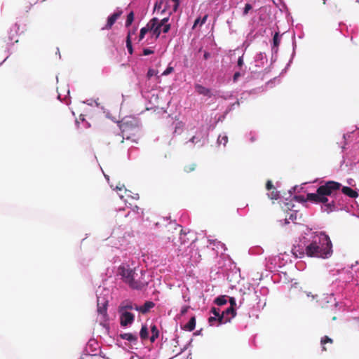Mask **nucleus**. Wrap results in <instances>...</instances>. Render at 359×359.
I'll return each instance as SVG.
<instances>
[{
	"label": "nucleus",
	"mask_w": 359,
	"mask_h": 359,
	"mask_svg": "<svg viewBox=\"0 0 359 359\" xmlns=\"http://www.w3.org/2000/svg\"><path fill=\"white\" fill-rule=\"evenodd\" d=\"M97 346V341L94 339H90L87 343V348H90L91 352L96 351Z\"/></svg>",
	"instance_id": "34"
},
{
	"label": "nucleus",
	"mask_w": 359,
	"mask_h": 359,
	"mask_svg": "<svg viewBox=\"0 0 359 359\" xmlns=\"http://www.w3.org/2000/svg\"><path fill=\"white\" fill-rule=\"evenodd\" d=\"M173 71H174V67H172L170 64L166 67V69L163 72L162 76H168V75L170 74Z\"/></svg>",
	"instance_id": "42"
},
{
	"label": "nucleus",
	"mask_w": 359,
	"mask_h": 359,
	"mask_svg": "<svg viewBox=\"0 0 359 359\" xmlns=\"http://www.w3.org/2000/svg\"><path fill=\"white\" fill-rule=\"evenodd\" d=\"M109 290L100 287L96 290L97 312L101 315H107V310L108 306L107 295Z\"/></svg>",
	"instance_id": "7"
},
{
	"label": "nucleus",
	"mask_w": 359,
	"mask_h": 359,
	"mask_svg": "<svg viewBox=\"0 0 359 359\" xmlns=\"http://www.w3.org/2000/svg\"><path fill=\"white\" fill-rule=\"evenodd\" d=\"M327 343H332V339L327 336H324L320 340V344L323 346V350H325L324 345Z\"/></svg>",
	"instance_id": "38"
},
{
	"label": "nucleus",
	"mask_w": 359,
	"mask_h": 359,
	"mask_svg": "<svg viewBox=\"0 0 359 359\" xmlns=\"http://www.w3.org/2000/svg\"><path fill=\"white\" fill-rule=\"evenodd\" d=\"M208 135L209 133L206 128H205L203 126H201L196 130L195 135L191 137L189 142L187 143L191 142L193 144L202 147L208 141Z\"/></svg>",
	"instance_id": "8"
},
{
	"label": "nucleus",
	"mask_w": 359,
	"mask_h": 359,
	"mask_svg": "<svg viewBox=\"0 0 359 359\" xmlns=\"http://www.w3.org/2000/svg\"><path fill=\"white\" fill-rule=\"evenodd\" d=\"M286 205L287 206V208L292 211H293L289 217V220L294 221L297 219V210H294V205L292 204V201L287 203Z\"/></svg>",
	"instance_id": "31"
},
{
	"label": "nucleus",
	"mask_w": 359,
	"mask_h": 359,
	"mask_svg": "<svg viewBox=\"0 0 359 359\" xmlns=\"http://www.w3.org/2000/svg\"><path fill=\"white\" fill-rule=\"evenodd\" d=\"M93 102L95 104V106L97 107H100V103L97 102L96 100H87L86 101L84 102V103L87 104L88 105H90V106H92Z\"/></svg>",
	"instance_id": "52"
},
{
	"label": "nucleus",
	"mask_w": 359,
	"mask_h": 359,
	"mask_svg": "<svg viewBox=\"0 0 359 359\" xmlns=\"http://www.w3.org/2000/svg\"><path fill=\"white\" fill-rule=\"evenodd\" d=\"M213 302L218 306H222L228 302V295H219L215 298Z\"/></svg>",
	"instance_id": "25"
},
{
	"label": "nucleus",
	"mask_w": 359,
	"mask_h": 359,
	"mask_svg": "<svg viewBox=\"0 0 359 359\" xmlns=\"http://www.w3.org/2000/svg\"><path fill=\"white\" fill-rule=\"evenodd\" d=\"M193 341V339H190L189 340V341L183 346V348H181L180 353H178L176 355H178L181 353H182L183 352H184L187 349H188L191 346V343Z\"/></svg>",
	"instance_id": "41"
},
{
	"label": "nucleus",
	"mask_w": 359,
	"mask_h": 359,
	"mask_svg": "<svg viewBox=\"0 0 359 359\" xmlns=\"http://www.w3.org/2000/svg\"><path fill=\"white\" fill-rule=\"evenodd\" d=\"M173 3H174V5L172 6V11L176 12L180 7V0H178L177 1H173Z\"/></svg>",
	"instance_id": "54"
},
{
	"label": "nucleus",
	"mask_w": 359,
	"mask_h": 359,
	"mask_svg": "<svg viewBox=\"0 0 359 359\" xmlns=\"http://www.w3.org/2000/svg\"><path fill=\"white\" fill-rule=\"evenodd\" d=\"M195 90L199 95H203L208 97H211L212 95L210 88H206L201 84H196Z\"/></svg>",
	"instance_id": "19"
},
{
	"label": "nucleus",
	"mask_w": 359,
	"mask_h": 359,
	"mask_svg": "<svg viewBox=\"0 0 359 359\" xmlns=\"http://www.w3.org/2000/svg\"><path fill=\"white\" fill-rule=\"evenodd\" d=\"M196 324V316H193L190 318L189 321L185 325L182 326V329L184 330H186V331L191 332L195 329Z\"/></svg>",
	"instance_id": "20"
},
{
	"label": "nucleus",
	"mask_w": 359,
	"mask_h": 359,
	"mask_svg": "<svg viewBox=\"0 0 359 359\" xmlns=\"http://www.w3.org/2000/svg\"><path fill=\"white\" fill-rule=\"evenodd\" d=\"M135 305L136 304H134L130 302H123L121 304L118 311H128V310H135Z\"/></svg>",
	"instance_id": "30"
},
{
	"label": "nucleus",
	"mask_w": 359,
	"mask_h": 359,
	"mask_svg": "<svg viewBox=\"0 0 359 359\" xmlns=\"http://www.w3.org/2000/svg\"><path fill=\"white\" fill-rule=\"evenodd\" d=\"M189 309V306H183L181 308V309H180V313H181V315H182V316L185 315V314L187 313V311H188Z\"/></svg>",
	"instance_id": "56"
},
{
	"label": "nucleus",
	"mask_w": 359,
	"mask_h": 359,
	"mask_svg": "<svg viewBox=\"0 0 359 359\" xmlns=\"http://www.w3.org/2000/svg\"><path fill=\"white\" fill-rule=\"evenodd\" d=\"M156 22L157 20L151 19L144 27L140 29V32L144 36L149 34L151 39H158L160 36Z\"/></svg>",
	"instance_id": "9"
},
{
	"label": "nucleus",
	"mask_w": 359,
	"mask_h": 359,
	"mask_svg": "<svg viewBox=\"0 0 359 359\" xmlns=\"http://www.w3.org/2000/svg\"><path fill=\"white\" fill-rule=\"evenodd\" d=\"M114 257H132L126 251L118 248L114 250ZM146 273L136 262L127 258L118 267V273L123 282L135 290H142L147 287L149 281L144 279Z\"/></svg>",
	"instance_id": "3"
},
{
	"label": "nucleus",
	"mask_w": 359,
	"mask_h": 359,
	"mask_svg": "<svg viewBox=\"0 0 359 359\" xmlns=\"http://www.w3.org/2000/svg\"><path fill=\"white\" fill-rule=\"evenodd\" d=\"M194 237V233L192 231H189L187 233L184 231L182 229L180 230L179 236V241L181 245L187 244L190 240H191V244L194 243L196 241V238Z\"/></svg>",
	"instance_id": "13"
},
{
	"label": "nucleus",
	"mask_w": 359,
	"mask_h": 359,
	"mask_svg": "<svg viewBox=\"0 0 359 359\" xmlns=\"http://www.w3.org/2000/svg\"><path fill=\"white\" fill-rule=\"evenodd\" d=\"M207 19H208V15H205L203 18H201L200 16L197 17L194 22V25L192 26V29H195L198 25L200 26H202L203 25H204L206 22Z\"/></svg>",
	"instance_id": "29"
},
{
	"label": "nucleus",
	"mask_w": 359,
	"mask_h": 359,
	"mask_svg": "<svg viewBox=\"0 0 359 359\" xmlns=\"http://www.w3.org/2000/svg\"><path fill=\"white\" fill-rule=\"evenodd\" d=\"M266 189L267 190H271V189H273V183H272V182L271 180H268L266 182Z\"/></svg>",
	"instance_id": "58"
},
{
	"label": "nucleus",
	"mask_w": 359,
	"mask_h": 359,
	"mask_svg": "<svg viewBox=\"0 0 359 359\" xmlns=\"http://www.w3.org/2000/svg\"><path fill=\"white\" fill-rule=\"evenodd\" d=\"M19 28V25L17 23H15L12 27H11L10 31L8 32L9 41H11L15 39V36L18 35Z\"/></svg>",
	"instance_id": "27"
},
{
	"label": "nucleus",
	"mask_w": 359,
	"mask_h": 359,
	"mask_svg": "<svg viewBox=\"0 0 359 359\" xmlns=\"http://www.w3.org/2000/svg\"><path fill=\"white\" fill-rule=\"evenodd\" d=\"M228 302L229 303V306L235 308L236 309L238 308L236 303V298L235 297L228 296Z\"/></svg>",
	"instance_id": "37"
},
{
	"label": "nucleus",
	"mask_w": 359,
	"mask_h": 359,
	"mask_svg": "<svg viewBox=\"0 0 359 359\" xmlns=\"http://www.w3.org/2000/svg\"><path fill=\"white\" fill-rule=\"evenodd\" d=\"M126 46L128 53L130 55H133V52H134V49L133 47L132 39H130L129 37L126 38Z\"/></svg>",
	"instance_id": "35"
},
{
	"label": "nucleus",
	"mask_w": 359,
	"mask_h": 359,
	"mask_svg": "<svg viewBox=\"0 0 359 359\" xmlns=\"http://www.w3.org/2000/svg\"><path fill=\"white\" fill-rule=\"evenodd\" d=\"M208 242L210 245L214 246L212 250H215L217 254L219 252V250H221V254H224L227 250L226 245L217 239L208 238Z\"/></svg>",
	"instance_id": "15"
},
{
	"label": "nucleus",
	"mask_w": 359,
	"mask_h": 359,
	"mask_svg": "<svg viewBox=\"0 0 359 359\" xmlns=\"http://www.w3.org/2000/svg\"><path fill=\"white\" fill-rule=\"evenodd\" d=\"M170 29H171V25L170 24L162 25V27H161V32H163L164 34H167V33L169 32Z\"/></svg>",
	"instance_id": "51"
},
{
	"label": "nucleus",
	"mask_w": 359,
	"mask_h": 359,
	"mask_svg": "<svg viewBox=\"0 0 359 359\" xmlns=\"http://www.w3.org/2000/svg\"><path fill=\"white\" fill-rule=\"evenodd\" d=\"M244 65L243 55L240 56L237 60V67L241 68Z\"/></svg>",
	"instance_id": "53"
},
{
	"label": "nucleus",
	"mask_w": 359,
	"mask_h": 359,
	"mask_svg": "<svg viewBox=\"0 0 359 359\" xmlns=\"http://www.w3.org/2000/svg\"><path fill=\"white\" fill-rule=\"evenodd\" d=\"M139 335L142 341L149 339V330L147 324L142 325Z\"/></svg>",
	"instance_id": "22"
},
{
	"label": "nucleus",
	"mask_w": 359,
	"mask_h": 359,
	"mask_svg": "<svg viewBox=\"0 0 359 359\" xmlns=\"http://www.w3.org/2000/svg\"><path fill=\"white\" fill-rule=\"evenodd\" d=\"M140 121L137 118L129 116L123 118L119 123V128L125 135L126 133L136 132L140 127Z\"/></svg>",
	"instance_id": "6"
},
{
	"label": "nucleus",
	"mask_w": 359,
	"mask_h": 359,
	"mask_svg": "<svg viewBox=\"0 0 359 359\" xmlns=\"http://www.w3.org/2000/svg\"><path fill=\"white\" fill-rule=\"evenodd\" d=\"M247 137L249 138V140L250 142H254L257 140V134L255 132H250L248 135H247Z\"/></svg>",
	"instance_id": "40"
},
{
	"label": "nucleus",
	"mask_w": 359,
	"mask_h": 359,
	"mask_svg": "<svg viewBox=\"0 0 359 359\" xmlns=\"http://www.w3.org/2000/svg\"><path fill=\"white\" fill-rule=\"evenodd\" d=\"M278 47L279 46H273L271 45V53L273 55H277L278 52Z\"/></svg>",
	"instance_id": "59"
},
{
	"label": "nucleus",
	"mask_w": 359,
	"mask_h": 359,
	"mask_svg": "<svg viewBox=\"0 0 359 359\" xmlns=\"http://www.w3.org/2000/svg\"><path fill=\"white\" fill-rule=\"evenodd\" d=\"M131 212H133L134 218H139L143 216V210L137 205H135L134 207L131 208V211L126 215V217L129 216Z\"/></svg>",
	"instance_id": "26"
},
{
	"label": "nucleus",
	"mask_w": 359,
	"mask_h": 359,
	"mask_svg": "<svg viewBox=\"0 0 359 359\" xmlns=\"http://www.w3.org/2000/svg\"><path fill=\"white\" fill-rule=\"evenodd\" d=\"M13 45V43H7V47H6V52L8 53V55L6 56V57L0 63V66L6 60V59L12 54V52L10 50V46H12Z\"/></svg>",
	"instance_id": "48"
},
{
	"label": "nucleus",
	"mask_w": 359,
	"mask_h": 359,
	"mask_svg": "<svg viewBox=\"0 0 359 359\" xmlns=\"http://www.w3.org/2000/svg\"><path fill=\"white\" fill-rule=\"evenodd\" d=\"M119 337L122 339L128 341L130 343L136 344L138 340V337L137 334H133L130 332L128 333H121L119 334Z\"/></svg>",
	"instance_id": "18"
},
{
	"label": "nucleus",
	"mask_w": 359,
	"mask_h": 359,
	"mask_svg": "<svg viewBox=\"0 0 359 359\" xmlns=\"http://www.w3.org/2000/svg\"><path fill=\"white\" fill-rule=\"evenodd\" d=\"M264 301H266V299ZM245 303L249 308H256L257 309H263L266 304V302H264V303L261 304V299L257 294V291L250 286L247 288H241L239 290L238 307H241Z\"/></svg>",
	"instance_id": "4"
},
{
	"label": "nucleus",
	"mask_w": 359,
	"mask_h": 359,
	"mask_svg": "<svg viewBox=\"0 0 359 359\" xmlns=\"http://www.w3.org/2000/svg\"><path fill=\"white\" fill-rule=\"evenodd\" d=\"M250 43L251 42L249 40L246 39L243 43V47H244L245 50H246L250 46Z\"/></svg>",
	"instance_id": "61"
},
{
	"label": "nucleus",
	"mask_w": 359,
	"mask_h": 359,
	"mask_svg": "<svg viewBox=\"0 0 359 359\" xmlns=\"http://www.w3.org/2000/svg\"><path fill=\"white\" fill-rule=\"evenodd\" d=\"M241 72H236L233 76V82L236 83L237 82L238 78L241 76Z\"/></svg>",
	"instance_id": "57"
},
{
	"label": "nucleus",
	"mask_w": 359,
	"mask_h": 359,
	"mask_svg": "<svg viewBox=\"0 0 359 359\" xmlns=\"http://www.w3.org/2000/svg\"><path fill=\"white\" fill-rule=\"evenodd\" d=\"M154 50L151 48H144L142 50V55L144 56L154 54Z\"/></svg>",
	"instance_id": "44"
},
{
	"label": "nucleus",
	"mask_w": 359,
	"mask_h": 359,
	"mask_svg": "<svg viewBox=\"0 0 359 359\" xmlns=\"http://www.w3.org/2000/svg\"><path fill=\"white\" fill-rule=\"evenodd\" d=\"M210 57V53L208 52V51H204L203 53V59L204 60H208Z\"/></svg>",
	"instance_id": "63"
},
{
	"label": "nucleus",
	"mask_w": 359,
	"mask_h": 359,
	"mask_svg": "<svg viewBox=\"0 0 359 359\" xmlns=\"http://www.w3.org/2000/svg\"><path fill=\"white\" fill-rule=\"evenodd\" d=\"M252 9V6L250 4H249V3L245 4V7L243 8V15H247L248 14L249 11Z\"/></svg>",
	"instance_id": "43"
},
{
	"label": "nucleus",
	"mask_w": 359,
	"mask_h": 359,
	"mask_svg": "<svg viewBox=\"0 0 359 359\" xmlns=\"http://www.w3.org/2000/svg\"><path fill=\"white\" fill-rule=\"evenodd\" d=\"M196 168V164L191 163L190 165H186L184 167V171L187 172H190L191 171H194Z\"/></svg>",
	"instance_id": "49"
},
{
	"label": "nucleus",
	"mask_w": 359,
	"mask_h": 359,
	"mask_svg": "<svg viewBox=\"0 0 359 359\" xmlns=\"http://www.w3.org/2000/svg\"><path fill=\"white\" fill-rule=\"evenodd\" d=\"M278 222H280V224L281 226H285V225H287V224H288L290 223L289 219H287V218H285L284 219H280Z\"/></svg>",
	"instance_id": "60"
},
{
	"label": "nucleus",
	"mask_w": 359,
	"mask_h": 359,
	"mask_svg": "<svg viewBox=\"0 0 359 359\" xmlns=\"http://www.w3.org/2000/svg\"><path fill=\"white\" fill-rule=\"evenodd\" d=\"M210 313L213 315L208 318V323L210 326L215 325V323H217V325L224 324V320L222 317V311L219 309L212 307L210 309Z\"/></svg>",
	"instance_id": "12"
},
{
	"label": "nucleus",
	"mask_w": 359,
	"mask_h": 359,
	"mask_svg": "<svg viewBox=\"0 0 359 359\" xmlns=\"http://www.w3.org/2000/svg\"><path fill=\"white\" fill-rule=\"evenodd\" d=\"M150 331L151 332V335L149 337V340L151 343H154L159 337L160 332L155 324L151 325Z\"/></svg>",
	"instance_id": "21"
},
{
	"label": "nucleus",
	"mask_w": 359,
	"mask_h": 359,
	"mask_svg": "<svg viewBox=\"0 0 359 359\" xmlns=\"http://www.w3.org/2000/svg\"><path fill=\"white\" fill-rule=\"evenodd\" d=\"M227 113H228V111H226L223 114L219 115L218 116H215V124H217L218 122H222L225 119Z\"/></svg>",
	"instance_id": "39"
},
{
	"label": "nucleus",
	"mask_w": 359,
	"mask_h": 359,
	"mask_svg": "<svg viewBox=\"0 0 359 359\" xmlns=\"http://www.w3.org/2000/svg\"><path fill=\"white\" fill-rule=\"evenodd\" d=\"M281 41V35L279 32H275L272 39L271 45L273 46H279Z\"/></svg>",
	"instance_id": "33"
},
{
	"label": "nucleus",
	"mask_w": 359,
	"mask_h": 359,
	"mask_svg": "<svg viewBox=\"0 0 359 359\" xmlns=\"http://www.w3.org/2000/svg\"><path fill=\"white\" fill-rule=\"evenodd\" d=\"M120 313L121 327L126 328L130 326L135 321V315L128 311H118Z\"/></svg>",
	"instance_id": "10"
},
{
	"label": "nucleus",
	"mask_w": 359,
	"mask_h": 359,
	"mask_svg": "<svg viewBox=\"0 0 359 359\" xmlns=\"http://www.w3.org/2000/svg\"><path fill=\"white\" fill-rule=\"evenodd\" d=\"M341 187V184L334 181H327L317 188L316 193H307L305 198L302 195L293 194L292 199L300 203H305L310 201L313 203H321V210L323 212L330 213L342 209L340 205H337L334 199L341 197L337 194L336 191Z\"/></svg>",
	"instance_id": "2"
},
{
	"label": "nucleus",
	"mask_w": 359,
	"mask_h": 359,
	"mask_svg": "<svg viewBox=\"0 0 359 359\" xmlns=\"http://www.w3.org/2000/svg\"><path fill=\"white\" fill-rule=\"evenodd\" d=\"M336 193L337 194H339L341 196L338 198L337 199H334L337 205L339 204L341 207H343L342 209H339V210H344L348 212H351L353 210L352 215L359 218L358 204L355 201L353 202V204H351V205H344L340 203V201L342 200L344 198L343 194L345 195V197L348 196L353 199H355L358 196V193L349 187H342L341 185L340 188L336 191Z\"/></svg>",
	"instance_id": "5"
},
{
	"label": "nucleus",
	"mask_w": 359,
	"mask_h": 359,
	"mask_svg": "<svg viewBox=\"0 0 359 359\" xmlns=\"http://www.w3.org/2000/svg\"><path fill=\"white\" fill-rule=\"evenodd\" d=\"M136 149H137V148H135L134 147H131L130 148L128 149V158L129 160L132 158V152H133Z\"/></svg>",
	"instance_id": "55"
},
{
	"label": "nucleus",
	"mask_w": 359,
	"mask_h": 359,
	"mask_svg": "<svg viewBox=\"0 0 359 359\" xmlns=\"http://www.w3.org/2000/svg\"><path fill=\"white\" fill-rule=\"evenodd\" d=\"M171 15V13H169V15L165 17V18H163V19L161 20H159L158 18L156 17H154L152 18L151 19H154V20H157V26H158V30L159 31V36H161V27L162 25H169V20H170V15Z\"/></svg>",
	"instance_id": "23"
},
{
	"label": "nucleus",
	"mask_w": 359,
	"mask_h": 359,
	"mask_svg": "<svg viewBox=\"0 0 359 359\" xmlns=\"http://www.w3.org/2000/svg\"><path fill=\"white\" fill-rule=\"evenodd\" d=\"M156 74H157L156 70H155L153 68H149L147 73V77L149 79Z\"/></svg>",
	"instance_id": "46"
},
{
	"label": "nucleus",
	"mask_w": 359,
	"mask_h": 359,
	"mask_svg": "<svg viewBox=\"0 0 359 359\" xmlns=\"http://www.w3.org/2000/svg\"><path fill=\"white\" fill-rule=\"evenodd\" d=\"M137 30V27H134L132 29H129L128 31L126 37H129L130 39H132V36L135 35L136 34Z\"/></svg>",
	"instance_id": "47"
},
{
	"label": "nucleus",
	"mask_w": 359,
	"mask_h": 359,
	"mask_svg": "<svg viewBox=\"0 0 359 359\" xmlns=\"http://www.w3.org/2000/svg\"><path fill=\"white\" fill-rule=\"evenodd\" d=\"M268 196L271 199H278L280 198V193L278 191H272L271 193L268 194Z\"/></svg>",
	"instance_id": "45"
},
{
	"label": "nucleus",
	"mask_w": 359,
	"mask_h": 359,
	"mask_svg": "<svg viewBox=\"0 0 359 359\" xmlns=\"http://www.w3.org/2000/svg\"><path fill=\"white\" fill-rule=\"evenodd\" d=\"M308 182H304V183H302L301 184L300 187L299 186H294L293 187H292L289 191H288V193L290 194V196H292L293 195V194H294L296 191L298 192V193H300V192H306V191L304 190V186L306 184H307Z\"/></svg>",
	"instance_id": "28"
},
{
	"label": "nucleus",
	"mask_w": 359,
	"mask_h": 359,
	"mask_svg": "<svg viewBox=\"0 0 359 359\" xmlns=\"http://www.w3.org/2000/svg\"><path fill=\"white\" fill-rule=\"evenodd\" d=\"M217 142L218 144H222L225 147L226 143L228 142L227 135L225 133L223 135H219L217 138Z\"/></svg>",
	"instance_id": "36"
},
{
	"label": "nucleus",
	"mask_w": 359,
	"mask_h": 359,
	"mask_svg": "<svg viewBox=\"0 0 359 359\" xmlns=\"http://www.w3.org/2000/svg\"><path fill=\"white\" fill-rule=\"evenodd\" d=\"M122 14H123L122 9L120 8H116V10L107 17V23L104 27H102L101 29L102 30L110 29Z\"/></svg>",
	"instance_id": "11"
},
{
	"label": "nucleus",
	"mask_w": 359,
	"mask_h": 359,
	"mask_svg": "<svg viewBox=\"0 0 359 359\" xmlns=\"http://www.w3.org/2000/svg\"><path fill=\"white\" fill-rule=\"evenodd\" d=\"M154 306L155 304L152 301H146L143 305H135V310L142 314H146Z\"/></svg>",
	"instance_id": "16"
},
{
	"label": "nucleus",
	"mask_w": 359,
	"mask_h": 359,
	"mask_svg": "<svg viewBox=\"0 0 359 359\" xmlns=\"http://www.w3.org/2000/svg\"><path fill=\"white\" fill-rule=\"evenodd\" d=\"M134 19H135V13L133 11H130L127 15L126 20L125 22L126 27H127V28L130 27L132 25V24L134 21Z\"/></svg>",
	"instance_id": "32"
},
{
	"label": "nucleus",
	"mask_w": 359,
	"mask_h": 359,
	"mask_svg": "<svg viewBox=\"0 0 359 359\" xmlns=\"http://www.w3.org/2000/svg\"><path fill=\"white\" fill-rule=\"evenodd\" d=\"M235 308L231 306L227 307L226 309L222 311V317L224 320V324L229 323L236 317L237 312Z\"/></svg>",
	"instance_id": "14"
},
{
	"label": "nucleus",
	"mask_w": 359,
	"mask_h": 359,
	"mask_svg": "<svg viewBox=\"0 0 359 359\" xmlns=\"http://www.w3.org/2000/svg\"><path fill=\"white\" fill-rule=\"evenodd\" d=\"M257 36V33L253 34V29H251L247 36V39L252 42Z\"/></svg>",
	"instance_id": "50"
},
{
	"label": "nucleus",
	"mask_w": 359,
	"mask_h": 359,
	"mask_svg": "<svg viewBox=\"0 0 359 359\" xmlns=\"http://www.w3.org/2000/svg\"><path fill=\"white\" fill-rule=\"evenodd\" d=\"M292 52L291 54L290 59L286 65V67H290L291 64L292 63L293 59L296 55V48H297V43L295 39V34H294L292 38Z\"/></svg>",
	"instance_id": "24"
},
{
	"label": "nucleus",
	"mask_w": 359,
	"mask_h": 359,
	"mask_svg": "<svg viewBox=\"0 0 359 359\" xmlns=\"http://www.w3.org/2000/svg\"><path fill=\"white\" fill-rule=\"evenodd\" d=\"M254 62L255 66L257 67H262L267 62V57L265 53L259 52L256 54L254 57Z\"/></svg>",
	"instance_id": "17"
},
{
	"label": "nucleus",
	"mask_w": 359,
	"mask_h": 359,
	"mask_svg": "<svg viewBox=\"0 0 359 359\" xmlns=\"http://www.w3.org/2000/svg\"><path fill=\"white\" fill-rule=\"evenodd\" d=\"M104 114L107 118L112 120L114 122H116V121L111 116L110 112L108 110H107Z\"/></svg>",
	"instance_id": "62"
},
{
	"label": "nucleus",
	"mask_w": 359,
	"mask_h": 359,
	"mask_svg": "<svg viewBox=\"0 0 359 359\" xmlns=\"http://www.w3.org/2000/svg\"><path fill=\"white\" fill-rule=\"evenodd\" d=\"M216 125H217V124H215V121H214V123H210V124L209 125L208 128H206V129L208 130V131H209L210 130H214V129H215V128L216 127Z\"/></svg>",
	"instance_id": "64"
},
{
	"label": "nucleus",
	"mask_w": 359,
	"mask_h": 359,
	"mask_svg": "<svg viewBox=\"0 0 359 359\" xmlns=\"http://www.w3.org/2000/svg\"><path fill=\"white\" fill-rule=\"evenodd\" d=\"M292 252L296 257H316L328 259L333 253L332 243L327 234L324 231H314L307 228L292 248Z\"/></svg>",
	"instance_id": "1"
}]
</instances>
